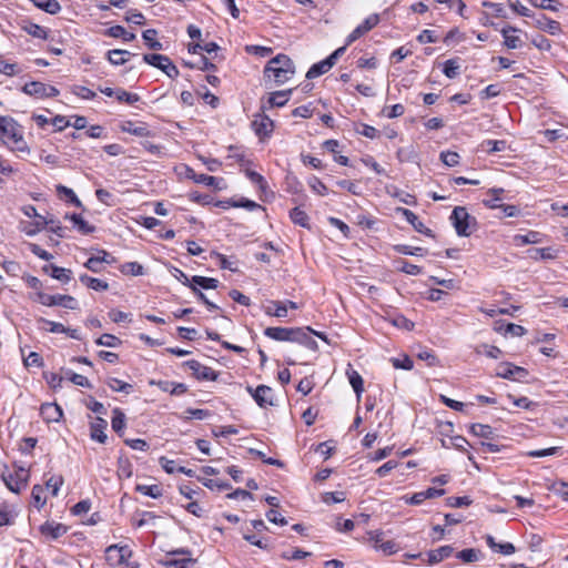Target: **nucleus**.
<instances>
[{"mask_svg": "<svg viewBox=\"0 0 568 568\" xmlns=\"http://www.w3.org/2000/svg\"><path fill=\"white\" fill-rule=\"evenodd\" d=\"M308 186L320 195H325L327 193L326 185L317 176L310 178Z\"/></svg>", "mask_w": 568, "mask_h": 568, "instance_id": "obj_61", "label": "nucleus"}, {"mask_svg": "<svg viewBox=\"0 0 568 568\" xmlns=\"http://www.w3.org/2000/svg\"><path fill=\"white\" fill-rule=\"evenodd\" d=\"M460 64L458 59L445 61L443 72L448 79H455L459 74Z\"/></svg>", "mask_w": 568, "mask_h": 568, "instance_id": "obj_48", "label": "nucleus"}, {"mask_svg": "<svg viewBox=\"0 0 568 568\" xmlns=\"http://www.w3.org/2000/svg\"><path fill=\"white\" fill-rule=\"evenodd\" d=\"M469 429L470 433L477 437L486 439H491L494 437V429L489 425L476 423L471 424Z\"/></svg>", "mask_w": 568, "mask_h": 568, "instance_id": "obj_41", "label": "nucleus"}, {"mask_svg": "<svg viewBox=\"0 0 568 568\" xmlns=\"http://www.w3.org/2000/svg\"><path fill=\"white\" fill-rule=\"evenodd\" d=\"M290 219L295 225L304 229H311L308 215L298 206L290 211Z\"/></svg>", "mask_w": 568, "mask_h": 568, "instance_id": "obj_31", "label": "nucleus"}, {"mask_svg": "<svg viewBox=\"0 0 568 568\" xmlns=\"http://www.w3.org/2000/svg\"><path fill=\"white\" fill-rule=\"evenodd\" d=\"M272 388L266 385H258L254 389L253 398L261 408L273 406Z\"/></svg>", "mask_w": 568, "mask_h": 568, "instance_id": "obj_18", "label": "nucleus"}, {"mask_svg": "<svg viewBox=\"0 0 568 568\" xmlns=\"http://www.w3.org/2000/svg\"><path fill=\"white\" fill-rule=\"evenodd\" d=\"M39 530L44 537L55 540L67 534L68 527L60 523L45 521L40 526Z\"/></svg>", "mask_w": 568, "mask_h": 568, "instance_id": "obj_17", "label": "nucleus"}, {"mask_svg": "<svg viewBox=\"0 0 568 568\" xmlns=\"http://www.w3.org/2000/svg\"><path fill=\"white\" fill-rule=\"evenodd\" d=\"M334 65L332 64L331 60L327 58L314 63L307 71L306 78L307 79H315L326 72H328Z\"/></svg>", "mask_w": 568, "mask_h": 568, "instance_id": "obj_25", "label": "nucleus"}, {"mask_svg": "<svg viewBox=\"0 0 568 568\" xmlns=\"http://www.w3.org/2000/svg\"><path fill=\"white\" fill-rule=\"evenodd\" d=\"M143 61L152 67L160 69L171 79H175L180 74L176 65L166 55L159 53H148L143 55Z\"/></svg>", "mask_w": 568, "mask_h": 568, "instance_id": "obj_5", "label": "nucleus"}, {"mask_svg": "<svg viewBox=\"0 0 568 568\" xmlns=\"http://www.w3.org/2000/svg\"><path fill=\"white\" fill-rule=\"evenodd\" d=\"M534 7L550 11H558L561 3L557 0H528Z\"/></svg>", "mask_w": 568, "mask_h": 568, "instance_id": "obj_53", "label": "nucleus"}, {"mask_svg": "<svg viewBox=\"0 0 568 568\" xmlns=\"http://www.w3.org/2000/svg\"><path fill=\"white\" fill-rule=\"evenodd\" d=\"M528 375V372L520 366L511 363H501L496 368V376L505 379L520 381Z\"/></svg>", "mask_w": 568, "mask_h": 568, "instance_id": "obj_12", "label": "nucleus"}, {"mask_svg": "<svg viewBox=\"0 0 568 568\" xmlns=\"http://www.w3.org/2000/svg\"><path fill=\"white\" fill-rule=\"evenodd\" d=\"M105 34L112 38H121L125 42L133 41L136 36L128 32L122 26H113L105 31Z\"/></svg>", "mask_w": 568, "mask_h": 568, "instance_id": "obj_36", "label": "nucleus"}, {"mask_svg": "<svg viewBox=\"0 0 568 568\" xmlns=\"http://www.w3.org/2000/svg\"><path fill=\"white\" fill-rule=\"evenodd\" d=\"M479 550L474 548L463 549L457 554V558L463 560L464 562H474L479 559Z\"/></svg>", "mask_w": 568, "mask_h": 568, "instance_id": "obj_57", "label": "nucleus"}, {"mask_svg": "<svg viewBox=\"0 0 568 568\" xmlns=\"http://www.w3.org/2000/svg\"><path fill=\"white\" fill-rule=\"evenodd\" d=\"M395 251L397 253L404 254V255H413V256H424L426 253V250L423 247L417 246H409V245H396Z\"/></svg>", "mask_w": 568, "mask_h": 568, "instance_id": "obj_52", "label": "nucleus"}, {"mask_svg": "<svg viewBox=\"0 0 568 568\" xmlns=\"http://www.w3.org/2000/svg\"><path fill=\"white\" fill-rule=\"evenodd\" d=\"M346 376L357 396V400H359L362 393L364 392V381H363L362 376L359 375V373L357 371H355L353 368L352 364L347 365Z\"/></svg>", "mask_w": 568, "mask_h": 568, "instance_id": "obj_20", "label": "nucleus"}, {"mask_svg": "<svg viewBox=\"0 0 568 568\" xmlns=\"http://www.w3.org/2000/svg\"><path fill=\"white\" fill-rule=\"evenodd\" d=\"M29 473L23 467H18L14 473L2 474V480L7 488L16 494H19L27 487Z\"/></svg>", "mask_w": 568, "mask_h": 568, "instance_id": "obj_6", "label": "nucleus"}, {"mask_svg": "<svg viewBox=\"0 0 568 568\" xmlns=\"http://www.w3.org/2000/svg\"><path fill=\"white\" fill-rule=\"evenodd\" d=\"M95 344L97 345H100V346H105V347H112V348H115V347H119L121 344H122V341L112 335V334H102L99 338L95 339Z\"/></svg>", "mask_w": 568, "mask_h": 568, "instance_id": "obj_46", "label": "nucleus"}, {"mask_svg": "<svg viewBox=\"0 0 568 568\" xmlns=\"http://www.w3.org/2000/svg\"><path fill=\"white\" fill-rule=\"evenodd\" d=\"M379 22V16L377 13L368 16L361 24H358L346 38V45L352 44L354 41L359 39L362 36L375 28Z\"/></svg>", "mask_w": 568, "mask_h": 568, "instance_id": "obj_11", "label": "nucleus"}, {"mask_svg": "<svg viewBox=\"0 0 568 568\" xmlns=\"http://www.w3.org/2000/svg\"><path fill=\"white\" fill-rule=\"evenodd\" d=\"M44 272L49 273L51 277L62 282L68 283L72 278V271L69 268H64L61 266H57L54 264H50L43 267Z\"/></svg>", "mask_w": 568, "mask_h": 568, "instance_id": "obj_22", "label": "nucleus"}, {"mask_svg": "<svg viewBox=\"0 0 568 568\" xmlns=\"http://www.w3.org/2000/svg\"><path fill=\"white\" fill-rule=\"evenodd\" d=\"M130 55H132L131 52L121 49H113L106 53L108 61L113 65H123Z\"/></svg>", "mask_w": 568, "mask_h": 568, "instance_id": "obj_32", "label": "nucleus"}, {"mask_svg": "<svg viewBox=\"0 0 568 568\" xmlns=\"http://www.w3.org/2000/svg\"><path fill=\"white\" fill-rule=\"evenodd\" d=\"M135 490L155 499L163 495V490L160 485H136Z\"/></svg>", "mask_w": 568, "mask_h": 568, "instance_id": "obj_43", "label": "nucleus"}, {"mask_svg": "<svg viewBox=\"0 0 568 568\" xmlns=\"http://www.w3.org/2000/svg\"><path fill=\"white\" fill-rule=\"evenodd\" d=\"M459 154L453 151H445L440 153V160L449 168L455 166L459 163Z\"/></svg>", "mask_w": 568, "mask_h": 568, "instance_id": "obj_60", "label": "nucleus"}, {"mask_svg": "<svg viewBox=\"0 0 568 568\" xmlns=\"http://www.w3.org/2000/svg\"><path fill=\"white\" fill-rule=\"evenodd\" d=\"M214 255L216 256L221 268L229 270L234 273L239 271L236 262L231 261L227 256L221 253H214Z\"/></svg>", "mask_w": 568, "mask_h": 568, "instance_id": "obj_58", "label": "nucleus"}, {"mask_svg": "<svg viewBox=\"0 0 568 568\" xmlns=\"http://www.w3.org/2000/svg\"><path fill=\"white\" fill-rule=\"evenodd\" d=\"M313 329L311 327H300V334H297L296 343L306 346L310 349H316L317 343L311 336Z\"/></svg>", "mask_w": 568, "mask_h": 568, "instance_id": "obj_34", "label": "nucleus"}, {"mask_svg": "<svg viewBox=\"0 0 568 568\" xmlns=\"http://www.w3.org/2000/svg\"><path fill=\"white\" fill-rule=\"evenodd\" d=\"M22 92L37 99L53 98L59 94V90L50 84L40 81H31L22 87Z\"/></svg>", "mask_w": 568, "mask_h": 568, "instance_id": "obj_8", "label": "nucleus"}, {"mask_svg": "<svg viewBox=\"0 0 568 568\" xmlns=\"http://www.w3.org/2000/svg\"><path fill=\"white\" fill-rule=\"evenodd\" d=\"M536 26L551 36H557L561 32L560 23L556 20L549 19L545 14H541L536 19Z\"/></svg>", "mask_w": 568, "mask_h": 568, "instance_id": "obj_21", "label": "nucleus"}, {"mask_svg": "<svg viewBox=\"0 0 568 568\" xmlns=\"http://www.w3.org/2000/svg\"><path fill=\"white\" fill-rule=\"evenodd\" d=\"M454 551V548L449 545L440 546L437 549H433L427 554V562L429 565L437 564L445 558H448Z\"/></svg>", "mask_w": 568, "mask_h": 568, "instance_id": "obj_24", "label": "nucleus"}, {"mask_svg": "<svg viewBox=\"0 0 568 568\" xmlns=\"http://www.w3.org/2000/svg\"><path fill=\"white\" fill-rule=\"evenodd\" d=\"M517 31H518V29L513 26H506L500 30V33L503 34V38H504V44L508 49H517L521 45L520 38L511 34Z\"/></svg>", "mask_w": 568, "mask_h": 568, "instance_id": "obj_23", "label": "nucleus"}, {"mask_svg": "<svg viewBox=\"0 0 568 568\" xmlns=\"http://www.w3.org/2000/svg\"><path fill=\"white\" fill-rule=\"evenodd\" d=\"M23 71L22 67L18 63H11L6 60H0V73L6 74L8 77H14L20 74Z\"/></svg>", "mask_w": 568, "mask_h": 568, "instance_id": "obj_47", "label": "nucleus"}, {"mask_svg": "<svg viewBox=\"0 0 568 568\" xmlns=\"http://www.w3.org/2000/svg\"><path fill=\"white\" fill-rule=\"evenodd\" d=\"M79 280L82 284L93 291H108L109 284L105 281L89 276L88 274H81Z\"/></svg>", "mask_w": 568, "mask_h": 568, "instance_id": "obj_30", "label": "nucleus"}, {"mask_svg": "<svg viewBox=\"0 0 568 568\" xmlns=\"http://www.w3.org/2000/svg\"><path fill=\"white\" fill-rule=\"evenodd\" d=\"M300 327H266L264 335L277 342H292L296 343Z\"/></svg>", "mask_w": 568, "mask_h": 568, "instance_id": "obj_9", "label": "nucleus"}, {"mask_svg": "<svg viewBox=\"0 0 568 568\" xmlns=\"http://www.w3.org/2000/svg\"><path fill=\"white\" fill-rule=\"evenodd\" d=\"M190 174L189 178L193 179L195 183L204 184L206 186H212L214 189H221L220 183L223 182L222 179H217L212 175L206 174H195L193 170H189Z\"/></svg>", "mask_w": 568, "mask_h": 568, "instance_id": "obj_28", "label": "nucleus"}, {"mask_svg": "<svg viewBox=\"0 0 568 568\" xmlns=\"http://www.w3.org/2000/svg\"><path fill=\"white\" fill-rule=\"evenodd\" d=\"M132 551L128 546L111 545L105 550V559L112 567L125 566L126 568H138L136 565L129 562Z\"/></svg>", "mask_w": 568, "mask_h": 568, "instance_id": "obj_4", "label": "nucleus"}, {"mask_svg": "<svg viewBox=\"0 0 568 568\" xmlns=\"http://www.w3.org/2000/svg\"><path fill=\"white\" fill-rule=\"evenodd\" d=\"M293 92V89L288 90H282V91H275L270 93L267 98V105L262 104L261 110L265 112L268 109L272 108H282L284 106L288 101L290 97Z\"/></svg>", "mask_w": 568, "mask_h": 568, "instance_id": "obj_15", "label": "nucleus"}, {"mask_svg": "<svg viewBox=\"0 0 568 568\" xmlns=\"http://www.w3.org/2000/svg\"><path fill=\"white\" fill-rule=\"evenodd\" d=\"M184 365L192 371L193 375L200 381H216L217 373L195 359L184 363Z\"/></svg>", "mask_w": 568, "mask_h": 568, "instance_id": "obj_13", "label": "nucleus"}, {"mask_svg": "<svg viewBox=\"0 0 568 568\" xmlns=\"http://www.w3.org/2000/svg\"><path fill=\"white\" fill-rule=\"evenodd\" d=\"M43 493H44V489L42 486H40V485L33 486L32 491H31V499H32V505L38 509L42 508L45 504V498L43 497Z\"/></svg>", "mask_w": 568, "mask_h": 568, "instance_id": "obj_50", "label": "nucleus"}, {"mask_svg": "<svg viewBox=\"0 0 568 568\" xmlns=\"http://www.w3.org/2000/svg\"><path fill=\"white\" fill-rule=\"evenodd\" d=\"M251 126L260 139H264L270 136L273 132L274 122L270 119L268 115L265 114V112L262 111L261 113L254 115Z\"/></svg>", "mask_w": 568, "mask_h": 568, "instance_id": "obj_10", "label": "nucleus"}, {"mask_svg": "<svg viewBox=\"0 0 568 568\" xmlns=\"http://www.w3.org/2000/svg\"><path fill=\"white\" fill-rule=\"evenodd\" d=\"M22 29L33 38L45 40L48 38L49 31L37 23L27 22Z\"/></svg>", "mask_w": 568, "mask_h": 568, "instance_id": "obj_40", "label": "nucleus"}, {"mask_svg": "<svg viewBox=\"0 0 568 568\" xmlns=\"http://www.w3.org/2000/svg\"><path fill=\"white\" fill-rule=\"evenodd\" d=\"M245 175L250 179L251 182L258 185L261 190H265L267 187L265 179L260 173L252 170H246Z\"/></svg>", "mask_w": 568, "mask_h": 568, "instance_id": "obj_62", "label": "nucleus"}, {"mask_svg": "<svg viewBox=\"0 0 568 568\" xmlns=\"http://www.w3.org/2000/svg\"><path fill=\"white\" fill-rule=\"evenodd\" d=\"M158 31L155 29H148L142 32V38L149 49L160 51L163 44L156 40Z\"/></svg>", "mask_w": 568, "mask_h": 568, "instance_id": "obj_37", "label": "nucleus"}, {"mask_svg": "<svg viewBox=\"0 0 568 568\" xmlns=\"http://www.w3.org/2000/svg\"><path fill=\"white\" fill-rule=\"evenodd\" d=\"M0 134L3 142L12 150L29 152L22 128L12 118L0 115Z\"/></svg>", "mask_w": 568, "mask_h": 568, "instance_id": "obj_2", "label": "nucleus"}, {"mask_svg": "<svg viewBox=\"0 0 568 568\" xmlns=\"http://www.w3.org/2000/svg\"><path fill=\"white\" fill-rule=\"evenodd\" d=\"M192 283L194 286L197 285L204 290H215L219 286V281L216 278L199 275L192 277Z\"/></svg>", "mask_w": 568, "mask_h": 568, "instance_id": "obj_44", "label": "nucleus"}, {"mask_svg": "<svg viewBox=\"0 0 568 568\" xmlns=\"http://www.w3.org/2000/svg\"><path fill=\"white\" fill-rule=\"evenodd\" d=\"M529 257L534 260H552L556 257V253L550 247H542V248H531L528 250Z\"/></svg>", "mask_w": 568, "mask_h": 568, "instance_id": "obj_45", "label": "nucleus"}, {"mask_svg": "<svg viewBox=\"0 0 568 568\" xmlns=\"http://www.w3.org/2000/svg\"><path fill=\"white\" fill-rule=\"evenodd\" d=\"M542 241L541 233L537 231H529L527 234H517L514 236V242L518 246L526 244H537Z\"/></svg>", "mask_w": 568, "mask_h": 568, "instance_id": "obj_27", "label": "nucleus"}, {"mask_svg": "<svg viewBox=\"0 0 568 568\" xmlns=\"http://www.w3.org/2000/svg\"><path fill=\"white\" fill-rule=\"evenodd\" d=\"M112 429L119 434V436L123 435V430L125 427V415L120 408H114L112 412L111 419Z\"/></svg>", "mask_w": 568, "mask_h": 568, "instance_id": "obj_35", "label": "nucleus"}, {"mask_svg": "<svg viewBox=\"0 0 568 568\" xmlns=\"http://www.w3.org/2000/svg\"><path fill=\"white\" fill-rule=\"evenodd\" d=\"M398 263H399L398 270L408 275H419L423 272V268L420 266L412 264L405 260H402Z\"/></svg>", "mask_w": 568, "mask_h": 568, "instance_id": "obj_59", "label": "nucleus"}, {"mask_svg": "<svg viewBox=\"0 0 568 568\" xmlns=\"http://www.w3.org/2000/svg\"><path fill=\"white\" fill-rule=\"evenodd\" d=\"M480 149L487 153L503 152L507 149L505 140H485L480 144Z\"/></svg>", "mask_w": 568, "mask_h": 568, "instance_id": "obj_39", "label": "nucleus"}, {"mask_svg": "<svg viewBox=\"0 0 568 568\" xmlns=\"http://www.w3.org/2000/svg\"><path fill=\"white\" fill-rule=\"evenodd\" d=\"M264 312L268 316L286 317L287 308L286 304L280 301H271L267 306L264 307Z\"/></svg>", "mask_w": 568, "mask_h": 568, "instance_id": "obj_33", "label": "nucleus"}, {"mask_svg": "<svg viewBox=\"0 0 568 568\" xmlns=\"http://www.w3.org/2000/svg\"><path fill=\"white\" fill-rule=\"evenodd\" d=\"M476 352L478 354H484L487 357H490L494 359H497L501 355V351L497 346L488 345V344L479 345L477 347Z\"/></svg>", "mask_w": 568, "mask_h": 568, "instance_id": "obj_54", "label": "nucleus"}, {"mask_svg": "<svg viewBox=\"0 0 568 568\" xmlns=\"http://www.w3.org/2000/svg\"><path fill=\"white\" fill-rule=\"evenodd\" d=\"M263 73L265 79L273 80L276 85H282L295 74V65L288 55L281 53L266 63Z\"/></svg>", "mask_w": 568, "mask_h": 568, "instance_id": "obj_1", "label": "nucleus"}, {"mask_svg": "<svg viewBox=\"0 0 568 568\" xmlns=\"http://www.w3.org/2000/svg\"><path fill=\"white\" fill-rule=\"evenodd\" d=\"M37 8L50 14H57L61 10L58 0H30Z\"/></svg>", "mask_w": 568, "mask_h": 568, "instance_id": "obj_38", "label": "nucleus"}, {"mask_svg": "<svg viewBox=\"0 0 568 568\" xmlns=\"http://www.w3.org/2000/svg\"><path fill=\"white\" fill-rule=\"evenodd\" d=\"M53 219H42L41 222H21L20 223V230L26 233L29 236L36 235L40 230H42L44 226H48V224L52 223Z\"/></svg>", "mask_w": 568, "mask_h": 568, "instance_id": "obj_29", "label": "nucleus"}, {"mask_svg": "<svg viewBox=\"0 0 568 568\" xmlns=\"http://www.w3.org/2000/svg\"><path fill=\"white\" fill-rule=\"evenodd\" d=\"M396 212L404 216L416 232L429 237H434L433 231L425 226V224L418 220V216L413 211L405 207H397Z\"/></svg>", "mask_w": 568, "mask_h": 568, "instance_id": "obj_14", "label": "nucleus"}, {"mask_svg": "<svg viewBox=\"0 0 568 568\" xmlns=\"http://www.w3.org/2000/svg\"><path fill=\"white\" fill-rule=\"evenodd\" d=\"M13 524V515L6 503H0V527Z\"/></svg>", "mask_w": 568, "mask_h": 568, "instance_id": "obj_56", "label": "nucleus"}, {"mask_svg": "<svg viewBox=\"0 0 568 568\" xmlns=\"http://www.w3.org/2000/svg\"><path fill=\"white\" fill-rule=\"evenodd\" d=\"M450 221L459 236H469L477 226L476 219L463 206H456L453 210Z\"/></svg>", "mask_w": 568, "mask_h": 568, "instance_id": "obj_3", "label": "nucleus"}, {"mask_svg": "<svg viewBox=\"0 0 568 568\" xmlns=\"http://www.w3.org/2000/svg\"><path fill=\"white\" fill-rule=\"evenodd\" d=\"M65 217L68 219L69 215H65ZM70 219L73 221L74 225L81 233L90 234L94 231V226L90 225L87 221H84L81 215L72 214L70 215Z\"/></svg>", "mask_w": 568, "mask_h": 568, "instance_id": "obj_49", "label": "nucleus"}, {"mask_svg": "<svg viewBox=\"0 0 568 568\" xmlns=\"http://www.w3.org/2000/svg\"><path fill=\"white\" fill-rule=\"evenodd\" d=\"M40 415L48 423L59 422L62 417V409L59 405L54 403H45L40 407Z\"/></svg>", "mask_w": 568, "mask_h": 568, "instance_id": "obj_19", "label": "nucleus"}, {"mask_svg": "<svg viewBox=\"0 0 568 568\" xmlns=\"http://www.w3.org/2000/svg\"><path fill=\"white\" fill-rule=\"evenodd\" d=\"M37 297L38 302L44 306H62L69 310H75L78 306L77 300L71 295H51L43 292H39L37 294Z\"/></svg>", "mask_w": 568, "mask_h": 568, "instance_id": "obj_7", "label": "nucleus"}, {"mask_svg": "<svg viewBox=\"0 0 568 568\" xmlns=\"http://www.w3.org/2000/svg\"><path fill=\"white\" fill-rule=\"evenodd\" d=\"M168 566L172 568H199L196 559L193 558L174 559L169 561Z\"/></svg>", "mask_w": 568, "mask_h": 568, "instance_id": "obj_55", "label": "nucleus"}, {"mask_svg": "<svg viewBox=\"0 0 568 568\" xmlns=\"http://www.w3.org/2000/svg\"><path fill=\"white\" fill-rule=\"evenodd\" d=\"M106 425V420L103 418H98L95 423L91 424V438L101 444H104L106 440V435L104 433Z\"/></svg>", "mask_w": 568, "mask_h": 568, "instance_id": "obj_26", "label": "nucleus"}, {"mask_svg": "<svg viewBox=\"0 0 568 568\" xmlns=\"http://www.w3.org/2000/svg\"><path fill=\"white\" fill-rule=\"evenodd\" d=\"M106 385L113 390L124 394H130L132 392L133 386L126 382H123L115 377H110L106 381Z\"/></svg>", "mask_w": 568, "mask_h": 568, "instance_id": "obj_42", "label": "nucleus"}, {"mask_svg": "<svg viewBox=\"0 0 568 568\" xmlns=\"http://www.w3.org/2000/svg\"><path fill=\"white\" fill-rule=\"evenodd\" d=\"M29 250L31 251L32 254H34L36 256H38L39 258H41L43 261H50L53 258L51 253L43 250L40 245H38L36 243H29Z\"/></svg>", "mask_w": 568, "mask_h": 568, "instance_id": "obj_63", "label": "nucleus"}, {"mask_svg": "<svg viewBox=\"0 0 568 568\" xmlns=\"http://www.w3.org/2000/svg\"><path fill=\"white\" fill-rule=\"evenodd\" d=\"M371 541L376 550L384 552L385 555H393L398 550V546L393 540H384L383 532H372Z\"/></svg>", "mask_w": 568, "mask_h": 568, "instance_id": "obj_16", "label": "nucleus"}, {"mask_svg": "<svg viewBox=\"0 0 568 568\" xmlns=\"http://www.w3.org/2000/svg\"><path fill=\"white\" fill-rule=\"evenodd\" d=\"M115 99L119 102L134 104L135 102H138L140 100V97L136 93L128 92L124 89H116Z\"/></svg>", "mask_w": 568, "mask_h": 568, "instance_id": "obj_51", "label": "nucleus"}, {"mask_svg": "<svg viewBox=\"0 0 568 568\" xmlns=\"http://www.w3.org/2000/svg\"><path fill=\"white\" fill-rule=\"evenodd\" d=\"M62 485H63L62 476H52L45 483L47 488L51 489V493L53 496L58 495L59 489Z\"/></svg>", "mask_w": 568, "mask_h": 568, "instance_id": "obj_64", "label": "nucleus"}]
</instances>
